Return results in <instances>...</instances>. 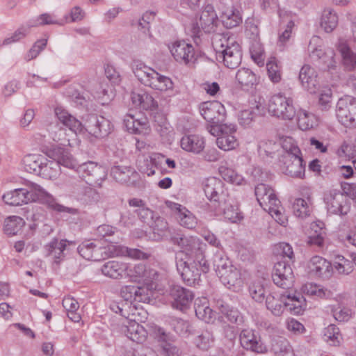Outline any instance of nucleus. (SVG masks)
Masks as SVG:
<instances>
[{"label":"nucleus","instance_id":"35","mask_svg":"<svg viewBox=\"0 0 356 356\" xmlns=\"http://www.w3.org/2000/svg\"><path fill=\"white\" fill-rule=\"evenodd\" d=\"M181 147L187 152L199 154L204 148V141L197 135L186 136L181 140Z\"/></svg>","mask_w":356,"mask_h":356},{"label":"nucleus","instance_id":"11","mask_svg":"<svg viewBox=\"0 0 356 356\" xmlns=\"http://www.w3.org/2000/svg\"><path fill=\"white\" fill-rule=\"evenodd\" d=\"M213 266L223 284L229 285L228 288L235 286L238 273L227 257L216 255L213 260Z\"/></svg>","mask_w":356,"mask_h":356},{"label":"nucleus","instance_id":"2","mask_svg":"<svg viewBox=\"0 0 356 356\" xmlns=\"http://www.w3.org/2000/svg\"><path fill=\"white\" fill-rule=\"evenodd\" d=\"M213 47L217 61L229 69H236L242 61V49L233 38L218 35L213 39Z\"/></svg>","mask_w":356,"mask_h":356},{"label":"nucleus","instance_id":"22","mask_svg":"<svg viewBox=\"0 0 356 356\" xmlns=\"http://www.w3.org/2000/svg\"><path fill=\"white\" fill-rule=\"evenodd\" d=\"M236 131V125L233 124L229 125L225 124L224 127H222L221 135L216 139L217 146L224 151L234 149L238 143L235 136H234L232 134Z\"/></svg>","mask_w":356,"mask_h":356},{"label":"nucleus","instance_id":"40","mask_svg":"<svg viewBox=\"0 0 356 356\" xmlns=\"http://www.w3.org/2000/svg\"><path fill=\"white\" fill-rule=\"evenodd\" d=\"M266 305L268 309L270 310L275 316H280L283 313L284 306L289 305V303L279 298V296L275 293H269L266 296Z\"/></svg>","mask_w":356,"mask_h":356},{"label":"nucleus","instance_id":"36","mask_svg":"<svg viewBox=\"0 0 356 356\" xmlns=\"http://www.w3.org/2000/svg\"><path fill=\"white\" fill-rule=\"evenodd\" d=\"M47 158L38 154H30L26 155L23 159V164L25 170L30 173L38 175L40 170V166L43 162H46Z\"/></svg>","mask_w":356,"mask_h":356},{"label":"nucleus","instance_id":"34","mask_svg":"<svg viewBox=\"0 0 356 356\" xmlns=\"http://www.w3.org/2000/svg\"><path fill=\"white\" fill-rule=\"evenodd\" d=\"M170 243L177 245L180 249L186 251L192 250L198 243V239L191 236H186L181 232H173L170 234Z\"/></svg>","mask_w":356,"mask_h":356},{"label":"nucleus","instance_id":"51","mask_svg":"<svg viewBox=\"0 0 356 356\" xmlns=\"http://www.w3.org/2000/svg\"><path fill=\"white\" fill-rule=\"evenodd\" d=\"M205 13H202L200 18V24L204 32L211 33L215 31L218 17L217 15H211Z\"/></svg>","mask_w":356,"mask_h":356},{"label":"nucleus","instance_id":"10","mask_svg":"<svg viewBox=\"0 0 356 356\" xmlns=\"http://www.w3.org/2000/svg\"><path fill=\"white\" fill-rule=\"evenodd\" d=\"M336 113L339 121L347 127H356V98L345 95L337 104Z\"/></svg>","mask_w":356,"mask_h":356},{"label":"nucleus","instance_id":"62","mask_svg":"<svg viewBox=\"0 0 356 356\" xmlns=\"http://www.w3.org/2000/svg\"><path fill=\"white\" fill-rule=\"evenodd\" d=\"M245 33L253 41L257 40L259 35V30L254 19L249 18L245 22Z\"/></svg>","mask_w":356,"mask_h":356},{"label":"nucleus","instance_id":"48","mask_svg":"<svg viewBox=\"0 0 356 356\" xmlns=\"http://www.w3.org/2000/svg\"><path fill=\"white\" fill-rule=\"evenodd\" d=\"M220 173L224 180L233 184L241 185L244 181L243 176L232 168L221 167L220 168Z\"/></svg>","mask_w":356,"mask_h":356},{"label":"nucleus","instance_id":"24","mask_svg":"<svg viewBox=\"0 0 356 356\" xmlns=\"http://www.w3.org/2000/svg\"><path fill=\"white\" fill-rule=\"evenodd\" d=\"M121 331L129 339L138 343H143L147 337V331L136 321H127V324H123Z\"/></svg>","mask_w":356,"mask_h":356},{"label":"nucleus","instance_id":"60","mask_svg":"<svg viewBox=\"0 0 356 356\" xmlns=\"http://www.w3.org/2000/svg\"><path fill=\"white\" fill-rule=\"evenodd\" d=\"M47 44V39L38 40L27 53L25 58L26 60H31L35 58L46 47Z\"/></svg>","mask_w":356,"mask_h":356},{"label":"nucleus","instance_id":"14","mask_svg":"<svg viewBox=\"0 0 356 356\" xmlns=\"http://www.w3.org/2000/svg\"><path fill=\"white\" fill-rule=\"evenodd\" d=\"M287 261H280L275 264L272 278L274 284L282 289H291L293 282L292 268Z\"/></svg>","mask_w":356,"mask_h":356},{"label":"nucleus","instance_id":"25","mask_svg":"<svg viewBox=\"0 0 356 356\" xmlns=\"http://www.w3.org/2000/svg\"><path fill=\"white\" fill-rule=\"evenodd\" d=\"M127 269V264L118 260H111L102 266L101 271L108 277L121 279L126 274Z\"/></svg>","mask_w":356,"mask_h":356},{"label":"nucleus","instance_id":"4","mask_svg":"<svg viewBox=\"0 0 356 356\" xmlns=\"http://www.w3.org/2000/svg\"><path fill=\"white\" fill-rule=\"evenodd\" d=\"M29 202H38L46 204L49 209L58 212H66L72 215H79L77 209L67 207L56 202V199L40 185L29 182L24 188Z\"/></svg>","mask_w":356,"mask_h":356},{"label":"nucleus","instance_id":"39","mask_svg":"<svg viewBox=\"0 0 356 356\" xmlns=\"http://www.w3.org/2000/svg\"><path fill=\"white\" fill-rule=\"evenodd\" d=\"M217 306L220 313L225 316L230 323L237 325L243 323V318L238 309L230 307L222 300H218L217 302Z\"/></svg>","mask_w":356,"mask_h":356},{"label":"nucleus","instance_id":"54","mask_svg":"<svg viewBox=\"0 0 356 356\" xmlns=\"http://www.w3.org/2000/svg\"><path fill=\"white\" fill-rule=\"evenodd\" d=\"M324 335L327 338L326 341L334 346H339L342 340L339 327L333 324L325 329Z\"/></svg>","mask_w":356,"mask_h":356},{"label":"nucleus","instance_id":"30","mask_svg":"<svg viewBox=\"0 0 356 356\" xmlns=\"http://www.w3.org/2000/svg\"><path fill=\"white\" fill-rule=\"evenodd\" d=\"M236 80L243 90H249L256 86L259 81L253 71L247 67H241L236 74Z\"/></svg>","mask_w":356,"mask_h":356},{"label":"nucleus","instance_id":"61","mask_svg":"<svg viewBox=\"0 0 356 356\" xmlns=\"http://www.w3.org/2000/svg\"><path fill=\"white\" fill-rule=\"evenodd\" d=\"M67 93L72 101L81 106H83L86 103L87 99L89 98L84 91H79L74 88H69Z\"/></svg>","mask_w":356,"mask_h":356},{"label":"nucleus","instance_id":"46","mask_svg":"<svg viewBox=\"0 0 356 356\" xmlns=\"http://www.w3.org/2000/svg\"><path fill=\"white\" fill-rule=\"evenodd\" d=\"M24 225V220L19 216L6 218L3 223V231L8 235H15Z\"/></svg>","mask_w":356,"mask_h":356},{"label":"nucleus","instance_id":"44","mask_svg":"<svg viewBox=\"0 0 356 356\" xmlns=\"http://www.w3.org/2000/svg\"><path fill=\"white\" fill-rule=\"evenodd\" d=\"M60 170V168L56 161L47 159L46 162H43V164L40 166V172L38 175L44 179H53L57 177Z\"/></svg>","mask_w":356,"mask_h":356},{"label":"nucleus","instance_id":"52","mask_svg":"<svg viewBox=\"0 0 356 356\" xmlns=\"http://www.w3.org/2000/svg\"><path fill=\"white\" fill-rule=\"evenodd\" d=\"M250 53L252 60L259 65H264L265 55L261 44L257 41H253L250 47Z\"/></svg>","mask_w":356,"mask_h":356},{"label":"nucleus","instance_id":"27","mask_svg":"<svg viewBox=\"0 0 356 356\" xmlns=\"http://www.w3.org/2000/svg\"><path fill=\"white\" fill-rule=\"evenodd\" d=\"M131 99L135 106L146 111H156L158 108V103L147 92H132Z\"/></svg>","mask_w":356,"mask_h":356},{"label":"nucleus","instance_id":"42","mask_svg":"<svg viewBox=\"0 0 356 356\" xmlns=\"http://www.w3.org/2000/svg\"><path fill=\"white\" fill-rule=\"evenodd\" d=\"M55 159H54L58 163V166L63 165L67 168L76 169L77 163L67 149L58 148L54 152Z\"/></svg>","mask_w":356,"mask_h":356},{"label":"nucleus","instance_id":"41","mask_svg":"<svg viewBox=\"0 0 356 356\" xmlns=\"http://www.w3.org/2000/svg\"><path fill=\"white\" fill-rule=\"evenodd\" d=\"M220 17L223 26L227 29L236 27L242 22L241 13L236 8L220 13Z\"/></svg>","mask_w":356,"mask_h":356},{"label":"nucleus","instance_id":"57","mask_svg":"<svg viewBox=\"0 0 356 356\" xmlns=\"http://www.w3.org/2000/svg\"><path fill=\"white\" fill-rule=\"evenodd\" d=\"M266 69L269 79L271 81L276 83L281 81L282 74L280 67L278 65L275 58H271L266 63Z\"/></svg>","mask_w":356,"mask_h":356},{"label":"nucleus","instance_id":"20","mask_svg":"<svg viewBox=\"0 0 356 356\" xmlns=\"http://www.w3.org/2000/svg\"><path fill=\"white\" fill-rule=\"evenodd\" d=\"M111 173L116 181L128 186H136L139 180L138 173L130 166H114Z\"/></svg>","mask_w":356,"mask_h":356},{"label":"nucleus","instance_id":"6","mask_svg":"<svg viewBox=\"0 0 356 356\" xmlns=\"http://www.w3.org/2000/svg\"><path fill=\"white\" fill-rule=\"evenodd\" d=\"M254 194L259 205L275 218L280 224L284 221L281 219L282 215L279 206L280 201L275 194L274 190L265 184H259L254 188Z\"/></svg>","mask_w":356,"mask_h":356},{"label":"nucleus","instance_id":"18","mask_svg":"<svg viewBox=\"0 0 356 356\" xmlns=\"http://www.w3.org/2000/svg\"><path fill=\"white\" fill-rule=\"evenodd\" d=\"M308 268L310 274L323 279L330 278L333 273L332 264L320 256L312 257Z\"/></svg>","mask_w":356,"mask_h":356},{"label":"nucleus","instance_id":"56","mask_svg":"<svg viewBox=\"0 0 356 356\" xmlns=\"http://www.w3.org/2000/svg\"><path fill=\"white\" fill-rule=\"evenodd\" d=\"M106 241H108L109 244L106 247H102L104 249L103 250L104 257H118L125 253L124 248L118 245V241L109 238H106Z\"/></svg>","mask_w":356,"mask_h":356},{"label":"nucleus","instance_id":"16","mask_svg":"<svg viewBox=\"0 0 356 356\" xmlns=\"http://www.w3.org/2000/svg\"><path fill=\"white\" fill-rule=\"evenodd\" d=\"M319 40L318 36H314L309 42V49L311 51V57L316 59L320 64L323 65L324 70H330L334 69L336 61L334 59L335 53L333 49L327 48L325 50L321 47H315L312 44H316Z\"/></svg>","mask_w":356,"mask_h":356},{"label":"nucleus","instance_id":"8","mask_svg":"<svg viewBox=\"0 0 356 356\" xmlns=\"http://www.w3.org/2000/svg\"><path fill=\"white\" fill-rule=\"evenodd\" d=\"M323 200L327 211L331 213L343 216L350 211V200L340 190L331 189L325 192Z\"/></svg>","mask_w":356,"mask_h":356},{"label":"nucleus","instance_id":"9","mask_svg":"<svg viewBox=\"0 0 356 356\" xmlns=\"http://www.w3.org/2000/svg\"><path fill=\"white\" fill-rule=\"evenodd\" d=\"M268 112L284 120H291L296 115L292 99L281 94L271 97L268 102Z\"/></svg>","mask_w":356,"mask_h":356},{"label":"nucleus","instance_id":"13","mask_svg":"<svg viewBox=\"0 0 356 356\" xmlns=\"http://www.w3.org/2000/svg\"><path fill=\"white\" fill-rule=\"evenodd\" d=\"M177 268L187 286H195L199 281L200 273L197 263L192 261L187 254L184 255V258L178 259L177 257Z\"/></svg>","mask_w":356,"mask_h":356},{"label":"nucleus","instance_id":"59","mask_svg":"<svg viewBox=\"0 0 356 356\" xmlns=\"http://www.w3.org/2000/svg\"><path fill=\"white\" fill-rule=\"evenodd\" d=\"M291 348V346L289 345V341L284 337H277L272 341V350L275 355Z\"/></svg>","mask_w":356,"mask_h":356},{"label":"nucleus","instance_id":"31","mask_svg":"<svg viewBox=\"0 0 356 356\" xmlns=\"http://www.w3.org/2000/svg\"><path fill=\"white\" fill-rule=\"evenodd\" d=\"M265 114V108L260 104H257L251 108L241 111L238 115L239 124L244 127H250L257 117L263 116Z\"/></svg>","mask_w":356,"mask_h":356},{"label":"nucleus","instance_id":"45","mask_svg":"<svg viewBox=\"0 0 356 356\" xmlns=\"http://www.w3.org/2000/svg\"><path fill=\"white\" fill-rule=\"evenodd\" d=\"M297 115L298 124L302 130L311 129L317 124L316 116L306 110L300 109Z\"/></svg>","mask_w":356,"mask_h":356},{"label":"nucleus","instance_id":"23","mask_svg":"<svg viewBox=\"0 0 356 356\" xmlns=\"http://www.w3.org/2000/svg\"><path fill=\"white\" fill-rule=\"evenodd\" d=\"M70 244H74V243L66 239L58 241L57 238H54L45 245L47 256L51 257L55 264H59L65 258L64 250L67 245Z\"/></svg>","mask_w":356,"mask_h":356},{"label":"nucleus","instance_id":"32","mask_svg":"<svg viewBox=\"0 0 356 356\" xmlns=\"http://www.w3.org/2000/svg\"><path fill=\"white\" fill-rule=\"evenodd\" d=\"M337 49L342 57V64L346 70L351 71L356 67V54L354 53L346 41L339 40Z\"/></svg>","mask_w":356,"mask_h":356},{"label":"nucleus","instance_id":"1","mask_svg":"<svg viewBox=\"0 0 356 356\" xmlns=\"http://www.w3.org/2000/svg\"><path fill=\"white\" fill-rule=\"evenodd\" d=\"M55 113L58 120L75 134H81L86 131L95 138H104L112 131L111 122L103 116L95 114L89 115L83 125L62 108H56Z\"/></svg>","mask_w":356,"mask_h":356},{"label":"nucleus","instance_id":"5","mask_svg":"<svg viewBox=\"0 0 356 356\" xmlns=\"http://www.w3.org/2000/svg\"><path fill=\"white\" fill-rule=\"evenodd\" d=\"M283 149L285 150L283 162L286 168V174L293 177L303 178L305 164L301 156L300 148L293 143L285 142Z\"/></svg>","mask_w":356,"mask_h":356},{"label":"nucleus","instance_id":"19","mask_svg":"<svg viewBox=\"0 0 356 356\" xmlns=\"http://www.w3.org/2000/svg\"><path fill=\"white\" fill-rule=\"evenodd\" d=\"M169 48L172 56L177 62L188 64L194 58L193 47L184 40L175 42Z\"/></svg>","mask_w":356,"mask_h":356},{"label":"nucleus","instance_id":"33","mask_svg":"<svg viewBox=\"0 0 356 356\" xmlns=\"http://www.w3.org/2000/svg\"><path fill=\"white\" fill-rule=\"evenodd\" d=\"M172 209L177 212L179 224L188 229H193L197 224L195 216L186 207L177 203H172Z\"/></svg>","mask_w":356,"mask_h":356},{"label":"nucleus","instance_id":"37","mask_svg":"<svg viewBox=\"0 0 356 356\" xmlns=\"http://www.w3.org/2000/svg\"><path fill=\"white\" fill-rule=\"evenodd\" d=\"M338 15L337 13L330 8H326L323 11L321 18V27L326 32H332L338 24Z\"/></svg>","mask_w":356,"mask_h":356},{"label":"nucleus","instance_id":"12","mask_svg":"<svg viewBox=\"0 0 356 356\" xmlns=\"http://www.w3.org/2000/svg\"><path fill=\"white\" fill-rule=\"evenodd\" d=\"M200 112L206 121L213 124L223 123L227 114L225 106L218 101L202 102Z\"/></svg>","mask_w":356,"mask_h":356},{"label":"nucleus","instance_id":"55","mask_svg":"<svg viewBox=\"0 0 356 356\" xmlns=\"http://www.w3.org/2000/svg\"><path fill=\"white\" fill-rule=\"evenodd\" d=\"M149 268H147L145 265L143 264H138L135 265L134 267L126 272L127 275L129 277L130 280L138 284L140 283V281L143 279L146 275Z\"/></svg>","mask_w":356,"mask_h":356},{"label":"nucleus","instance_id":"58","mask_svg":"<svg viewBox=\"0 0 356 356\" xmlns=\"http://www.w3.org/2000/svg\"><path fill=\"white\" fill-rule=\"evenodd\" d=\"M149 226L152 229L153 232L159 236H163L168 229L167 221L163 218L156 215Z\"/></svg>","mask_w":356,"mask_h":356},{"label":"nucleus","instance_id":"7","mask_svg":"<svg viewBox=\"0 0 356 356\" xmlns=\"http://www.w3.org/2000/svg\"><path fill=\"white\" fill-rule=\"evenodd\" d=\"M204 191L211 204V210L216 211L225 204L227 193L223 181L220 179L214 177L207 178L204 182Z\"/></svg>","mask_w":356,"mask_h":356},{"label":"nucleus","instance_id":"26","mask_svg":"<svg viewBox=\"0 0 356 356\" xmlns=\"http://www.w3.org/2000/svg\"><path fill=\"white\" fill-rule=\"evenodd\" d=\"M104 250L102 247L90 241L83 242L77 248V252L83 258L92 261H100L104 259Z\"/></svg>","mask_w":356,"mask_h":356},{"label":"nucleus","instance_id":"15","mask_svg":"<svg viewBox=\"0 0 356 356\" xmlns=\"http://www.w3.org/2000/svg\"><path fill=\"white\" fill-rule=\"evenodd\" d=\"M76 171L89 185L99 184L106 177L104 169L92 161L77 165Z\"/></svg>","mask_w":356,"mask_h":356},{"label":"nucleus","instance_id":"28","mask_svg":"<svg viewBox=\"0 0 356 356\" xmlns=\"http://www.w3.org/2000/svg\"><path fill=\"white\" fill-rule=\"evenodd\" d=\"M163 281L162 276L156 270L149 268L137 289H162L164 287Z\"/></svg>","mask_w":356,"mask_h":356},{"label":"nucleus","instance_id":"64","mask_svg":"<svg viewBox=\"0 0 356 356\" xmlns=\"http://www.w3.org/2000/svg\"><path fill=\"white\" fill-rule=\"evenodd\" d=\"M325 235V232L321 229H320L318 231L314 230V232L311 233L308 236L307 243L310 245L322 247L324 243Z\"/></svg>","mask_w":356,"mask_h":356},{"label":"nucleus","instance_id":"63","mask_svg":"<svg viewBox=\"0 0 356 356\" xmlns=\"http://www.w3.org/2000/svg\"><path fill=\"white\" fill-rule=\"evenodd\" d=\"M222 209L225 218L232 222H236L243 218L238 208L234 206L229 205Z\"/></svg>","mask_w":356,"mask_h":356},{"label":"nucleus","instance_id":"3","mask_svg":"<svg viewBox=\"0 0 356 356\" xmlns=\"http://www.w3.org/2000/svg\"><path fill=\"white\" fill-rule=\"evenodd\" d=\"M132 70L138 81L146 86L162 92L173 90L174 83L170 78L160 74L143 63L140 61L134 62Z\"/></svg>","mask_w":356,"mask_h":356},{"label":"nucleus","instance_id":"50","mask_svg":"<svg viewBox=\"0 0 356 356\" xmlns=\"http://www.w3.org/2000/svg\"><path fill=\"white\" fill-rule=\"evenodd\" d=\"M78 199L83 204H90L99 201V193L91 187H84L78 194Z\"/></svg>","mask_w":356,"mask_h":356},{"label":"nucleus","instance_id":"43","mask_svg":"<svg viewBox=\"0 0 356 356\" xmlns=\"http://www.w3.org/2000/svg\"><path fill=\"white\" fill-rule=\"evenodd\" d=\"M280 144L272 140H264L259 142L258 152L264 159L273 158L280 149Z\"/></svg>","mask_w":356,"mask_h":356},{"label":"nucleus","instance_id":"49","mask_svg":"<svg viewBox=\"0 0 356 356\" xmlns=\"http://www.w3.org/2000/svg\"><path fill=\"white\" fill-rule=\"evenodd\" d=\"M195 312L198 318L207 323H213L216 318L215 312L208 306L197 305L195 302Z\"/></svg>","mask_w":356,"mask_h":356},{"label":"nucleus","instance_id":"47","mask_svg":"<svg viewBox=\"0 0 356 356\" xmlns=\"http://www.w3.org/2000/svg\"><path fill=\"white\" fill-rule=\"evenodd\" d=\"M214 340L213 332L211 329L207 327L202 330L200 334L195 339V343L200 349L208 350Z\"/></svg>","mask_w":356,"mask_h":356},{"label":"nucleus","instance_id":"21","mask_svg":"<svg viewBox=\"0 0 356 356\" xmlns=\"http://www.w3.org/2000/svg\"><path fill=\"white\" fill-rule=\"evenodd\" d=\"M299 79L302 86L311 94L316 93L320 87L316 72L308 65L302 67Z\"/></svg>","mask_w":356,"mask_h":356},{"label":"nucleus","instance_id":"17","mask_svg":"<svg viewBox=\"0 0 356 356\" xmlns=\"http://www.w3.org/2000/svg\"><path fill=\"white\" fill-rule=\"evenodd\" d=\"M240 343L243 348L254 353H264L267 351L261 337L252 330H243L240 334Z\"/></svg>","mask_w":356,"mask_h":356},{"label":"nucleus","instance_id":"29","mask_svg":"<svg viewBox=\"0 0 356 356\" xmlns=\"http://www.w3.org/2000/svg\"><path fill=\"white\" fill-rule=\"evenodd\" d=\"M173 308L184 311L189 308L194 299V294L191 291H171Z\"/></svg>","mask_w":356,"mask_h":356},{"label":"nucleus","instance_id":"38","mask_svg":"<svg viewBox=\"0 0 356 356\" xmlns=\"http://www.w3.org/2000/svg\"><path fill=\"white\" fill-rule=\"evenodd\" d=\"M3 200L7 204L19 206L29 203L24 188H17L5 193L2 197Z\"/></svg>","mask_w":356,"mask_h":356},{"label":"nucleus","instance_id":"53","mask_svg":"<svg viewBox=\"0 0 356 356\" xmlns=\"http://www.w3.org/2000/svg\"><path fill=\"white\" fill-rule=\"evenodd\" d=\"M292 209L296 216L304 218L310 213V209L307 202L302 198H297L295 200Z\"/></svg>","mask_w":356,"mask_h":356}]
</instances>
